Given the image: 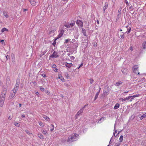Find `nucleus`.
<instances>
[{"instance_id":"obj_29","label":"nucleus","mask_w":146,"mask_h":146,"mask_svg":"<svg viewBox=\"0 0 146 146\" xmlns=\"http://www.w3.org/2000/svg\"><path fill=\"white\" fill-rule=\"evenodd\" d=\"M99 93H99V92H97L96 93V95L95 97L94 100H96L97 99V98H98V96Z\"/></svg>"},{"instance_id":"obj_2","label":"nucleus","mask_w":146,"mask_h":146,"mask_svg":"<svg viewBox=\"0 0 146 146\" xmlns=\"http://www.w3.org/2000/svg\"><path fill=\"white\" fill-rule=\"evenodd\" d=\"M7 90V87L6 86H3L2 88L1 94L0 96V99H3V98L5 100L6 94Z\"/></svg>"},{"instance_id":"obj_31","label":"nucleus","mask_w":146,"mask_h":146,"mask_svg":"<svg viewBox=\"0 0 146 146\" xmlns=\"http://www.w3.org/2000/svg\"><path fill=\"white\" fill-rule=\"evenodd\" d=\"M25 132H26V133L28 134V135H32V133H30L29 131L28 130H26L25 131Z\"/></svg>"},{"instance_id":"obj_27","label":"nucleus","mask_w":146,"mask_h":146,"mask_svg":"<svg viewBox=\"0 0 146 146\" xmlns=\"http://www.w3.org/2000/svg\"><path fill=\"white\" fill-rule=\"evenodd\" d=\"M143 48L145 49L146 48V42H143L142 44Z\"/></svg>"},{"instance_id":"obj_25","label":"nucleus","mask_w":146,"mask_h":146,"mask_svg":"<svg viewBox=\"0 0 146 146\" xmlns=\"http://www.w3.org/2000/svg\"><path fill=\"white\" fill-rule=\"evenodd\" d=\"M3 14L4 15L6 18H8L9 17L8 15H7V13L5 11L3 12Z\"/></svg>"},{"instance_id":"obj_24","label":"nucleus","mask_w":146,"mask_h":146,"mask_svg":"<svg viewBox=\"0 0 146 146\" xmlns=\"http://www.w3.org/2000/svg\"><path fill=\"white\" fill-rule=\"evenodd\" d=\"M58 79H60L62 81H64V78L61 75L60 76L59 75L58 77Z\"/></svg>"},{"instance_id":"obj_63","label":"nucleus","mask_w":146,"mask_h":146,"mask_svg":"<svg viewBox=\"0 0 146 146\" xmlns=\"http://www.w3.org/2000/svg\"><path fill=\"white\" fill-rule=\"evenodd\" d=\"M21 117L23 118H25V115H24L23 114V115H22Z\"/></svg>"},{"instance_id":"obj_37","label":"nucleus","mask_w":146,"mask_h":146,"mask_svg":"<svg viewBox=\"0 0 146 146\" xmlns=\"http://www.w3.org/2000/svg\"><path fill=\"white\" fill-rule=\"evenodd\" d=\"M121 8H119L118 11V14L119 15H121Z\"/></svg>"},{"instance_id":"obj_56","label":"nucleus","mask_w":146,"mask_h":146,"mask_svg":"<svg viewBox=\"0 0 146 146\" xmlns=\"http://www.w3.org/2000/svg\"><path fill=\"white\" fill-rule=\"evenodd\" d=\"M125 36L123 34L122 35H121V37L122 38H124Z\"/></svg>"},{"instance_id":"obj_36","label":"nucleus","mask_w":146,"mask_h":146,"mask_svg":"<svg viewBox=\"0 0 146 146\" xmlns=\"http://www.w3.org/2000/svg\"><path fill=\"white\" fill-rule=\"evenodd\" d=\"M51 128L50 129V131H52L54 129V126L53 124H51Z\"/></svg>"},{"instance_id":"obj_43","label":"nucleus","mask_w":146,"mask_h":146,"mask_svg":"<svg viewBox=\"0 0 146 146\" xmlns=\"http://www.w3.org/2000/svg\"><path fill=\"white\" fill-rule=\"evenodd\" d=\"M45 93L48 95H50V93L48 90H46L45 91Z\"/></svg>"},{"instance_id":"obj_4","label":"nucleus","mask_w":146,"mask_h":146,"mask_svg":"<svg viewBox=\"0 0 146 146\" xmlns=\"http://www.w3.org/2000/svg\"><path fill=\"white\" fill-rule=\"evenodd\" d=\"M20 84V80H17L16 83L15 85V86L13 89L14 90H16V91H17Z\"/></svg>"},{"instance_id":"obj_64","label":"nucleus","mask_w":146,"mask_h":146,"mask_svg":"<svg viewBox=\"0 0 146 146\" xmlns=\"http://www.w3.org/2000/svg\"><path fill=\"white\" fill-rule=\"evenodd\" d=\"M130 50H131V51H132V50H133V48H132V47H130Z\"/></svg>"},{"instance_id":"obj_19","label":"nucleus","mask_w":146,"mask_h":146,"mask_svg":"<svg viewBox=\"0 0 146 146\" xmlns=\"http://www.w3.org/2000/svg\"><path fill=\"white\" fill-rule=\"evenodd\" d=\"M121 72L123 74H126L127 72V70L126 68L122 69L121 70Z\"/></svg>"},{"instance_id":"obj_8","label":"nucleus","mask_w":146,"mask_h":146,"mask_svg":"<svg viewBox=\"0 0 146 146\" xmlns=\"http://www.w3.org/2000/svg\"><path fill=\"white\" fill-rule=\"evenodd\" d=\"M138 117H139V119L138 120H141L143 119L144 118L146 117V113L143 114V115H141V114L139 113L138 115Z\"/></svg>"},{"instance_id":"obj_47","label":"nucleus","mask_w":146,"mask_h":146,"mask_svg":"<svg viewBox=\"0 0 146 146\" xmlns=\"http://www.w3.org/2000/svg\"><path fill=\"white\" fill-rule=\"evenodd\" d=\"M90 83L91 84H92L93 82H94V80L93 79H90Z\"/></svg>"},{"instance_id":"obj_55","label":"nucleus","mask_w":146,"mask_h":146,"mask_svg":"<svg viewBox=\"0 0 146 146\" xmlns=\"http://www.w3.org/2000/svg\"><path fill=\"white\" fill-rule=\"evenodd\" d=\"M6 58L7 59V60H8V59H9L10 58V56H8V55H7L6 56Z\"/></svg>"},{"instance_id":"obj_46","label":"nucleus","mask_w":146,"mask_h":146,"mask_svg":"<svg viewBox=\"0 0 146 146\" xmlns=\"http://www.w3.org/2000/svg\"><path fill=\"white\" fill-rule=\"evenodd\" d=\"M70 40V39L69 38L65 40V43H67Z\"/></svg>"},{"instance_id":"obj_32","label":"nucleus","mask_w":146,"mask_h":146,"mask_svg":"<svg viewBox=\"0 0 146 146\" xmlns=\"http://www.w3.org/2000/svg\"><path fill=\"white\" fill-rule=\"evenodd\" d=\"M64 31L63 30H61L60 31V34L61 35H62L64 34Z\"/></svg>"},{"instance_id":"obj_57","label":"nucleus","mask_w":146,"mask_h":146,"mask_svg":"<svg viewBox=\"0 0 146 146\" xmlns=\"http://www.w3.org/2000/svg\"><path fill=\"white\" fill-rule=\"evenodd\" d=\"M120 16V15H119L118 14L117 15V20H118Z\"/></svg>"},{"instance_id":"obj_39","label":"nucleus","mask_w":146,"mask_h":146,"mask_svg":"<svg viewBox=\"0 0 146 146\" xmlns=\"http://www.w3.org/2000/svg\"><path fill=\"white\" fill-rule=\"evenodd\" d=\"M40 90L42 92H43L44 91V89L42 88L41 86L40 87Z\"/></svg>"},{"instance_id":"obj_30","label":"nucleus","mask_w":146,"mask_h":146,"mask_svg":"<svg viewBox=\"0 0 146 146\" xmlns=\"http://www.w3.org/2000/svg\"><path fill=\"white\" fill-rule=\"evenodd\" d=\"M14 124L15 126L17 127H19L20 126V124L16 121L15 123Z\"/></svg>"},{"instance_id":"obj_17","label":"nucleus","mask_w":146,"mask_h":146,"mask_svg":"<svg viewBox=\"0 0 146 146\" xmlns=\"http://www.w3.org/2000/svg\"><path fill=\"white\" fill-rule=\"evenodd\" d=\"M129 100V98H128V96L127 97H126L125 98H120L119 99V100L122 101V102L125 101V102L126 100Z\"/></svg>"},{"instance_id":"obj_40","label":"nucleus","mask_w":146,"mask_h":146,"mask_svg":"<svg viewBox=\"0 0 146 146\" xmlns=\"http://www.w3.org/2000/svg\"><path fill=\"white\" fill-rule=\"evenodd\" d=\"M117 130H116L114 132V133L113 134V135L115 137H116L117 136V135H118V134H119V132L118 134H117L116 135H115V133H117Z\"/></svg>"},{"instance_id":"obj_14","label":"nucleus","mask_w":146,"mask_h":146,"mask_svg":"<svg viewBox=\"0 0 146 146\" xmlns=\"http://www.w3.org/2000/svg\"><path fill=\"white\" fill-rule=\"evenodd\" d=\"M123 83V82L119 81L118 82H116L115 84H114V85L115 86H119L120 85H121Z\"/></svg>"},{"instance_id":"obj_7","label":"nucleus","mask_w":146,"mask_h":146,"mask_svg":"<svg viewBox=\"0 0 146 146\" xmlns=\"http://www.w3.org/2000/svg\"><path fill=\"white\" fill-rule=\"evenodd\" d=\"M12 91L13 92L12 93L11 92L10 95L9 96V98L11 99L13 98L17 92L16 90H14V89H13Z\"/></svg>"},{"instance_id":"obj_16","label":"nucleus","mask_w":146,"mask_h":146,"mask_svg":"<svg viewBox=\"0 0 146 146\" xmlns=\"http://www.w3.org/2000/svg\"><path fill=\"white\" fill-rule=\"evenodd\" d=\"M5 100L3 98V100L0 99V106L1 107H2L3 106V104L4 103Z\"/></svg>"},{"instance_id":"obj_44","label":"nucleus","mask_w":146,"mask_h":146,"mask_svg":"<svg viewBox=\"0 0 146 146\" xmlns=\"http://www.w3.org/2000/svg\"><path fill=\"white\" fill-rule=\"evenodd\" d=\"M62 35H60V34H59V35L58 36L57 38L55 39V40H56L57 39L61 37Z\"/></svg>"},{"instance_id":"obj_1","label":"nucleus","mask_w":146,"mask_h":146,"mask_svg":"<svg viewBox=\"0 0 146 146\" xmlns=\"http://www.w3.org/2000/svg\"><path fill=\"white\" fill-rule=\"evenodd\" d=\"M78 136V135L76 134L71 135L69 137L67 141L69 142H72L76 141L77 139Z\"/></svg>"},{"instance_id":"obj_50","label":"nucleus","mask_w":146,"mask_h":146,"mask_svg":"<svg viewBox=\"0 0 146 146\" xmlns=\"http://www.w3.org/2000/svg\"><path fill=\"white\" fill-rule=\"evenodd\" d=\"M135 117V115H133L131 116V118L132 119H133Z\"/></svg>"},{"instance_id":"obj_48","label":"nucleus","mask_w":146,"mask_h":146,"mask_svg":"<svg viewBox=\"0 0 146 146\" xmlns=\"http://www.w3.org/2000/svg\"><path fill=\"white\" fill-rule=\"evenodd\" d=\"M74 45L75 46V47L76 48H77L78 47V45L77 43H75L74 44Z\"/></svg>"},{"instance_id":"obj_13","label":"nucleus","mask_w":146,"mask_h":146,"mask_svg":"<svg viewBox=\"0 0 146 146\" xmlns=\"http://www.w3.org/2000/svg\"><path fill=\"white\" fill-rule=\"evenodd\" d=\"M28 0L33 6H35L36 5V2L34 0Z\"/></svg>"},{"instance_id":"obj_51","label":"nucleus","mask_w":146,"mask_h":146,"mask_svg":"<svg viewBox=\"0 0 146 146\" xmlns=\"http://www.w3.org/2000/svg\"><path fill=\"white\" fill-rule=\"evenodd\" d=\"M39 125L41 126V127H43V123L41 122H39Z\"/></svg>"},{"instance_id":"obj_59","label":"nucleus","mask_w":146,"mask_h":146,"mask_svg":"<svg viewBox=\"0 0 146 146\" xmlns=\"http://www.w3.org/2000/svg\"><path fill=\"white\" fill-rule=\"evenodd\" d=\"M87 105V104L85 105L83 108H81L83 110L84 109V108H85L86 106Z\"/></svg>"},{"instance_id":"obj_34","label":"nucleus","mask_w":146,"mask_h":146,"mask_svg":"<svg viewBox=\"0 0 146 146\" xmlns=\"http://www.w3.org/2000/svg\"><path fill=\"white\" fill-rule=\"evenodd\" d=\"M128 98H129V101L130 102H131L132 100L133 99V97L132 96H128Z\"/></svg>"},{"instance_id":"obj_21","label":"nucleus","mask_w":146,"mask_h":146,"mask_svg":"<svg viewBox=\"0 0 146 146\" xmlns=\"http://www.w3.org/2000/svg\"><path fill=\"white\" fill-rule=\"evenodd\" d=\"M120 105L119 104L117 103L114 106V108L115 109H117L118 108H119Z\"/></svg>"},{"instance_id":"obj_3","label":"nucleus","mask_w":146,"mask_h":146,"mask_svg":"<svg viewBox=\"0 0 146 146\" xmlns=\"http://www.w3.org/2000/svg\"><path fill=\"white\" fill-rule=\"evenodd\" d=\"M133 72L137 74H139V72H138V67L137 65H135L133 68Z\"/></svg>"},{"instance_id":"obj_20","label":"nucleus","mask_w":146,"mask_h":146,"mask_svg":"<svg viewBox=\"0 0 146 146\" xmlns=\"http://www.w3.org/2000/svg\"><path fill=\"white\" fill-rule=\"evenodd\" d=\"M56 66L55 64H53L52 66V67L54 69V71L55 72H58V69L56 68Z\"/></svg>"},{"instance_id":"obj_23","label":"nucleus","mask_w":146,"mask_h":146,"mask_svg":"<svg viewBox=\"0 0 146 146\" xmlns=\"http://www.w3.org/2000/svg\"><path fill=\"white\" fill-rule=\"evenodd\" d=\"M43 117L44 118V119H45L47 121H50V118H49V117H47V116L45 115H44V116H43Z\"/></svg>"},{"instance_id":"obj_49","label":"nucleus","mask_w":146,"mask_h":146,"mask_svg":"<svg viewBox=\"0 0 146 146\" xmlns=\"http://www.w3.org/2000/svg\"><path fill=\"white\" fill-rule=\"evenodd\" d=\"M125 3H126V4L127 5V6H130V5H129V3H128V2L127 1V0H125Z\"/></svg>"},{"instance_id":"obj_53","label":"nucleus","mask_w":146,"mask_h":146,"mask_svg":"<svg viewBox=\"0 0 146 146\" xmlns=\"http://www.w3.org/2000/svg\"><path fill=\"white\" fill-rule=\"evenodd\" d=\"M70 58L71 60H73L74 59L75 57L73 56H71L70 57Z\"/></svg>"},{"instance_id":"obj_26","label":"nucleus","mask_w":146,"mask_h":146,"mask_svg":"<svg viewBox=\"0 0 146 146\" xmlns=\"http://www.w3.org/2000/svg\"><path fill=\"white\" fill-rule=\"evenodd\" d=\"M5 31H8V30L7 28L5 27L3 28L1 30V32L2 33H3Z\"/></svg>"},{"instance_id":"obj_61","label":"nucleus","mask_w":146,"mask_h":146,"mask_svg":"<svg viewBox=\"0 0 146 146\" xmlns=\"http://www.w3.org/2000/svg\"><path fill=\"white\" fill-rule=\"evenodd\" d=\"M127 30H128V32H127V33L129 34V33L130 31L131 30V28H130L129 29H128Z\"/></svg>"},{"instance_id":"obj_5","label":"nucleus","mask_w":146,"mask_h":146,"mask_svg":"<svg viewBox=\"0 0 146 146\" xmlns=\"http://www.w3.org/2000/svg\"><path fill=\"white\" fill-rule=\"evenodd\" d=\"M59 56L58 53L56 51H54L52 54H51L49 56L50 58H57Z\"/></svg>"},{"instance_id":"obj_10","label":"nucleus","mask_w":146,"mask_h":146,"mask_svg":"<svg viewBox=\"0 0 146 146\" xmlns=\"http://www.w3.org/2000/svg\"><path fill=\"white\" fill-rule=\"evenodd\" d=\"M83 110L81 108V109L77 112L76 115L75 116V118H77V116H79L83 112Z\"/></svg>"},{"instance_id":"obj_28","label":"nucleus","mask_w":146,"mask_h":146,"mask_svg":"<svg viewBox=\"0 0 146 146\" xmlns=\"http://www.w3.org/2000/svg\"><path fill=\"white\" fill-rule=\"evenodd\" d=\"M123 136L122 135H121L119 139L120 143H121L122 141L123 140Z\"/></svg>"},{"instance_id":"obj_38","label":"nucleus","mask_w":146,"mask_h":146,"mask_svg":"<svg viewBox=\"0 0 146 146\" xmlns=\"http://www.w3.org/2000/svg\"><path fill=\"white\" fill-rule=\"evenodd\" d=\"M75 24V23L74 21L73 22V23H70L69 24L70 26V27H72Z\"/></svg>"},{"instance_id":"obj_52","label":"nucleus","mask_w":146,"mask_h":146,"mask_svg":"<svg viewBox=\"0 0 146 146\" xmlns=\"http://www.w3.org/2000/svg\"><path fill=\"white\" fill-rule=\"evenodd\" d=\"M120 145V143H116L114 146H119Z\"/></svg>"},{"instance_id":"obj_62","label":"nucleus","mask_w":146,"mask_h":146,"mask_svg":"<svg viewBox=\"0 0 146 146\" xmlns=\"http://www.w3.org/2000/svg\"><path fill=\"white\" fill-rule=\"evenodd\" d=\"M4 42V40H1L0 41V42L1 43H3Z\"/></svg>"},{"instance_id":"obj_58","label":"nucleus","mask_w":146,"mask_h":146,"mask_svg":"<svg viewBox=\"0 0 146 146\" xmlns=\"http://www.w3.org/2000/svg\"><path fill=\"white\" fill-rule=\"evenodd\" d=\"M12 118V117L11 116H9L8 117V119L9 120H11Z\"/></svg>"},{"instance_id":"obj_60","label":"nucleus","mask_w":146,"mask_h":146,"mask_svg":"<svg viewBox=\"0 0 146 146\" xmlns=\"http://www.w3.org/2000/svg\"><path fill=\"white\" fill-rule=\"evenodd\" d=\"M41 75L44 78L46 77V74H42Z\"/></svg>"},{"instance_id":"obj_54","label":"nucleus","mask_w":146,"mask_h":146,"mask_svg":"<svg viewBox=\"0 0 146 146\" xmlns=\"http://www.w3.org/2000/svg\"><path fill=\"white\" fill-rule=\"evenodd\" d=\"M56 40H55L52 43V45L54 46H55V45L56 44Z\"/></svg>"},{"instance_id":"obj_15","label":"nucleus","mask_w":146,"mask_h":146,"mask_svg":"<svg viewBox=\"0 0 146 146\" xmlns=\"http://www.w3.org/2000/svg\"><path fill=\"white\" fill-rule=\"evenodd\" d=\"M65 65L68 68H70L72 65V63H68L67 62L65 63Z\"/></svg>"},{"instance_id":"obj_6","label":"nucleus","mask_w":146,"mask_h":146,"mask_svg":"<svg viewBox=\"0 0 146 146\" xmlns=\"http://www.w3.org/2000/svg\"><path fill=\"white\" fill-rule=\"evenodd\" d=\"M11 82L10 81V78L9 76H7V78L6 84L7 86H6L7 87V86H10L11 85Z\"/></svg>"},{"instance_id":"obj_35","label":"nucleus","mask_w":146,"mask_h":146,"mask_svg":"<svg viewBox=\"0 0 146 146\" xmlns=\"http://www.w3.org/2000/svg\"><path fill=\"white\" fill-rule=\"evenodd\" d=\"M42 133L44 135H46L48 134L47 132L45 130H43L42 131Z\"/></svg>"},{"instance_id":"obj_45","label":"nucleus","mask_w":146,"mask_h":146,"mask_svg":"<svg viewBox=\"0 0 146 146\" xmlns=\"http://www.w3.org/2000/svg\"><path fill=\"white\" fill-rule=\"evenodd\" d=\"M139 94H136V95H133L132 96L134 99L135 98L137 97H139Z\"/></svg>"},{"instance_id":"obj_12","label":"nucleus","mask_w":146,"mask_h":146,"mask_svg":"<svg viewBox=\"0 0 146 146\" xmlns=\"http://www.w3.org/2000/svg\"><path fill=\"white\" fill-rule=\"evenodd\" d=\"M56 28L54 27L53 30H52L49 33L50 35H51V36H53L54 35V32L56 31Z\"/></svg>"},{"instance_id":"obj_22","label":"nucleus","mask_w":146,"mask_h":146,"mask_svg":"<svg viewBox=\"0 0 146 146\" xmlns=\"http://www.w3.org/2000/svg\"><path fill=\"white\" fill-rule=\"evenodd\" d=\"M38 136L41 139H44V137L43 135L40 133H38Z\"/></svg>"},{"instance_id":"obj_41","label":"nucleus","mask_w":146,"mask_h":146,"mask_svg":"<svg viewBox=\"0 0 146 146\" xmlns=\"http://www.w3.org/2000/svg\"><path fill=\"white\" fill-rule=\"evenodd\" d=\"M64 26L67 28H70V26L69 24H65L64 25Z\"/></svg>"},{"instance_id":"obj_18","label":"nucleus","mask_w":146,"mask_h":146,"mask_svg":"<svg viewBox=\"0 0 146 146\" xmlns=\"http://www.w3.org/2000/svg\"><path fill=\"white\" fill-rule=\"evenodd\" d=\"M82 33H83L84 35V36H86V30L84 29L83 28H82Z\"/></svg>"},{"instance_id":"obj_33","label":"nucleus","mask_w":146,"mask_h":146,"mask_svg":"<svg viewBox=\"0 0 146 146\" xmlns=\"http://www.w3.org/2000/svg\"><path fill=\"white\" fill-rule=\"evenodd\" d=\"M65 75L67 78H68L70 77V76L68 72H66L65 73Z\"/></svg>"},{"instance_id":"obj_42","label":"nucleus","mask_w":146,"mask_h":146,"mask_svg":"<svg viewBox=\"0 0 146 146\" xmlns=\"http://www.w3.org/2000/svg\"><path fill=\"white\" fill-rule=\"evenodd\" d=\"M109 92V90L106 91H105L104 92V94L105 95H107L108 94H107V93Z\"/></svg>"},{"instance_id":"obj_9","label":"nucleus","mask_w":146,"mask_h":146,"mask_svg":"<svg viewBox=\"0 0 146 146\" xmlns=\"http://www.w3.org/2000/svg\"><path fill=\"white\" fill-rule=\"evenodd\" d=\"M76 23L79 25H80L81 27L83 26V23L80 20H77L76 22Z\"/></svg>"},{"instance_id":"obj_11","label":"nucleus","mask_w":146,"mask_h":146,"mask_svg":"<svg viewBox=\"0 0 146 146\" xmlns=\"http://www.w3.org/2000/svg\"><path fill=\"white\" fill-rule=\"evenodd\" d=\"M108 5V3L106 2L105 3L104 6L103 8V9L104 11V13H105V10L107 9Z\"/></svg>"}]
</instances>
